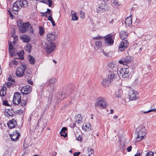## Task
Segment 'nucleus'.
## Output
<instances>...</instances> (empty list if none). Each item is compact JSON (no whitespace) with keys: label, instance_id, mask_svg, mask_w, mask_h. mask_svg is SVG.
Here are the masks:
<instances>
[{"label":"nucleus","instance_id":"f257e3e1","mask_svg":"<svg viewBox=\"0 0 156 156\" xmlns=\"http://www.w3.org/2000/svg\"><path fill=\"white\" fill-rule=\"evenodd\" d=\"M28 5V2L26 0H17L14 3L12 8V12L17 14L19 10L22 7H26Z\"/></svg>","mask_w":156,"mask_h":156},{"label":"nucleus","instance_id":"f03ea898","mask_svg":"<svg viewBox=\"0 0 156 156\" xmlns=\"http://www.w3.org/2000/svg\"><path fill=\"white\" fill-rule=\"evenodd\" d=\"M21 95L20 93L18 92H15L13 98V102L14 104L20 105L23 107L25 106L27 102L30 101V98H28L26 100L23 99L21 100Z\"/></svg>","mask_w":156,"mask_h":156},{"label":"nucleus","instance_id":"7ed1b4c3","mask_svg":"<svg viewBox=\"0 0 156 156\" xmlns=\"http://www.w3.org/2000/svg\"><path fill=\"white\" fill-rule=\"evenodd\" d=\"M119 72L120 75H122L123 78H129L132 76L133 71L131 68H124L121 69Z\"/></svg>","mask_w":156,"mask_h":156},{"label":"nucleus","instance_id":"20e7f679","mask_svg":"<svg viewBox=\"0 0 156 156\" xmlns=\"http://www.w3.org/2000/svg\"><path fill=\"white\" fill-rule=\"evenodd\" d=\"M26 68L27 66L23 64H22L20 66L18 67L16 71V76L19 77L23 76Z\"/></svg>","mask_w":156,"mask_h":156},{"label":"nucleus","instance_id":"39448f33","mask_svg":"<svg viewBox=\"0 0 156 156\" xmlns=\"http://www.w3.org/2000/svg\"><path fill=\"white\" fill-rule=\"evenodd\" d=\"M138 129H139V130H138L137 132V140L138 142L144 138V137L146 133V131L144 127L141 126Z\"/></svg>","mask_w":156,"mask_h":156},{"label":"nucleus","instance_id":"423d86ee","mask_svg":"<svg viewBox=\"0 0 156 156\" xmlns=\"http://www.w3.org/2000/svg\"><path fill=\"white\" fill-rule=\"evenodd\" d=\"M98 6L97 9V12L98 13H101L104 10L107 9L109 6L108 5L106 4L103 3L102 1L100 0L98 1Z\"/></svg>","mask_w":156,"mask_h":156},{"label":"nucleus","instance_id":"0eeeda50","mask_svg":"<svg viewBox=\"0 0 156 156\" xmlns=\"http://www.w3.org/2000/svg\"><path fill=\"white\" fill-rule=\"evenodd\" d=\"M98 102L95 104V106L98 107L101 109H105L107 106V102L103 98L98 99Z\"/></svg>","mask_w":156,"mask_h":156},{"label":"nucleus","instance_id":"6e6552de","mask_svg":"<svg viewBox=\"0 0 156 156\" xmlns=\"http://www.w3.org/2000/svg\"><path fill=\"white\" fill-rule=\"evenodd\" d=\"M45 48V51L48 54H50L54 51L56 48L55 44L52 42L48 43L46 44Z\"/></svg>","mask_w":156,"mask_h":156},{"label":"nucleus","instance_id":"1a4fd4ad","mask_svg":"<svg viewBox=\"0 0 156 156\" xmlns=\"http://www.w3.org/2000/svg\"><path fill=\"white\" fill-rule=\"evenodd\" d=\"M30 27V24L29 22L22 23V25L19 26V30L20 32L25 33L29 30V27Z\"/></svg>","mask_w":156,"mask_h":156},{"label":"nucleus","instance_id":"9d476101","mask_svg":"<svg viewBox=\"0 0 156 156\" xmlns=\"http://www.w3.org/2000/svg\"><path fill=\"white\" fill-rule=\"evenodd\" d=\"M105 43L109 46H111L113 44L114 41L112 38V35L111 34H109L104 37Z\"/></svg>","mask_w":156,"mask_h":156},{"label":"nucleus","instance_id":"9b49d317","mask_svg":"<svg viewBox=\"0 0 156 156\" xmlns=\"http://www.w3.org/2000/svg\"><path fill=\"white\" fill-rule=\"evenodd\" d=\"M129 44L128 41L127 40L122 41L119 45V50L121 51H123Z\"/></svg>","mask_w":156,"mask_h":156},{"label":"nucleus","instance_id":"f8f14e48","mask_svg":"<svg viewBox=\"0 0 156 156\" xmlns=\"http://www.w3.org/2000/svg\"><path fill=\"white\" fill-rule=\"evenodd\" d=\"M57 34L55 32L48 33L47 36V39L48 41H54L57 38Z\"/></svg>","mask_w":156,"mask_h":156},{"label":"nucleus","instance_id":"ddd939ff","mask_svg":"<svg viewBox=\"0 0 156 156\" xmlns=\"http://www.w3.org/2000/svg\"><path fill=\"white\" fill-rule=\"evenodd\" d=\"M32 90V87L29 85H27L23 87L20 91L23 94H29Z\"/></svg>","mask_w":156,"mask_h":156},{"label":"nucleus","instance_id":"4468645a","mask_svg":"<svg viewBox=\"0 0 156 156\" xmlns=\"http://www.w3.org/2000/svg\"><path fill=\"white\" fill-rule=\"evenodd\" d=\"M13 133V134L10 135L11 139L13 141H16L20 136V133L17 130H15Z\"/></svg>","mask_w":156,"mask_h":156},{"label":"nucleus","instance_id":"2eb2a0df","mask_svg":"<svg viewBox=\"0 0 156 156\" xmlns=\"http://www.w3.org/2000/svg\"><path fill=\"white\" fill-rule=\"evenodd\" d=\"M118 76V71L109 72L108 77L112 80H115Z\"/></svg>","mask_w":156,"mask_h":156},{"label":"nucleus","instance_id":"dca6fc26","mask_svg":"<svg viewBox=\"0 0 156 156\" xmlns=\"http://www.w3.org/2000/svg\"><path fill=\"white\" fill-rule=\"evenodd\" d=\"M108 69L109 72L118 71V69L117 66L115 65L113 63L110 62L108 64Z\"/></svg>","mask_w":156,"mask_h":156},{"label":"nucleus","instance_id":"f3484780","mask_svg":"<svg viewBox=\"0 0 156 156\" xmlns=\"http://www.w3.org/2000/svg\"><path fill=\"white\" fill-rule=\"evenodd\" d=\"M133 60V58L132 57L129 56H127L123 58L122 60L120 61L119 62L121 64L126 65V64L130 62Z\"/></svg>","mask_w":156,"mask_h":156},{"label":"nucleus","instance_id":"a211bd4d","mask_svg":"<svg viewBox=\"0 0 156 156\" xmlns=\"http://www.w3.org/2000/svg\"><path fill=\"white\" fill-rule=\"evenodd\" d=\"M129 99L131 100H134L136 99V95L137 92L134 90H130L129 92Z\"/></svg>","mask_w":156,"mask_h":156},{"label":"nucleus","instance_id":"6ab92c4d","mask_svg":"<svg viewBox=\"0 0 156 156\" xmlns=\"http://www.w3.org/2000/svg\"><path fill=\"white\" fill-rule=\"evenodd\" d=\"M9 129H12L14 128L17 123L16 121L14 119H12L9 121V123H7Z\"/></svg>","mask_w":156,"mask_h":156},{"label":"nucleus","instance_id":"aec40b11","mask_svg":"<svg viewBox=\"0 0 156 156\" xmlns=\"http://www.w3.org/2000/svg\"><path fill=\"white\" fill-rule=\"evenodd\" d=\"M121 39L122 41L126 40V39L128 37V33L124 31H122L119 34Z\"/></svg>","mask_w":156,"mask_h":156},{"label":"nucleus","instance_id":"412c9836","mask_svg":"<svg viewBox=\"0 0 156 156\" xmlns=\"http://www.w3.org/2000/svg\"><path fill=\"white\" fill-rule=\"evenodd\" d=\"M111 83V80L108 78L103 79L101 82L103 86L105 87L108 86Z\"/></svg>","mask_w":156,"mask_h":156},{"label":"nucleus","instance_id":"4be33fe9","mask_svg":"<svg viewBox=\"0 0 156 156\" xmlns=\"http://www.w3.org/2000/svg\"><path fill=\"white\" fill-rule=\"evenodd\" d=\"M14 112L12 109H9L6 110L5 112V116L8 117H13L14 115Z\"/></svg>","mask_w":156,"mask_h":156},{"label":"nucleus","instance_id":"5701e85b","mask_svg":"<svg viewBox=\"0 0 156 156\" xmlns=\"http://www.w3.org/2000/svg\"><path fill=\"white\" fill-rule=\"evenodd\" d=\"M82 129L85 131H88L91 129L90 125L89 123H86L83 124L82 126Z\"/></svg>","mask_w":156,"mask_h":156},{"label":"nucleus","instance_id":"b1692460","mask_svg":"<svg viewBox=\"0 0 156 156\" xmlns=\"http://www.w3.org/2000/svg\"><path fill=\"white\" fill-rule=\"evenodd\" d=\"M26 72L24 74V77L26 78H29L31 77V69L29 68H26Z\"/></svg>","mask_w":156,"mask_h":156},{"label":"nucleus","instance_id":"393cba45","mask_svg":"<svg viewBox=\"0 0 156 156\" xmlns=\"http://www.w3.org/2000/svg\"><path fill=\"white\" fill-rule=\"evenodd\" d=\"M20 38L23 40V41L25 42H28L31 39L30 37L29 36L25 34H23L21 36Z\"/></svg>","mask_w":156,"mask_h":156},{"label":"nucleus","instance_id":"a878e982","mask_svg":"<svg viewBox=\"0 0 156 156\" xmlns=\"http://www.w3.org/2000/svg\"><path fill=\"white\" fill-rule=\"evenodd\" d=\"M125 23L126 26H129L132 24V18L130 16L127 17L125 20Z\"/></svg>","mask_w":156,"mask_h":156},{"label":"nucleus","instance_id":"bb28decb","mask_svg":"<svg viewBox=\"0 0 156 156\" xmlns=\"http://www.w3.org/2000/svg\"><path fill=\"white\" fill-rule=\"evenodd\" d=\"M67 130V128L66 127H63L62 128L60 132L61 136H62L64 138L66 137L67 136V133H66L65 131Z\"/></svg>","mask_w":156,"mask_h":156},{"label":"nucleus","instance_id":"cd10ccee","mask_svg":"<svg viewBox=\"0 0 156 156\" xmlns=\"http://www.w3.org/2000/svg\"><path fill=\"white\" fill-rule=\"evenodd\" d=\"M95 46L96 48H97V49L98 50L100 49V48H101V47L102 44V43L101 41L97 40L95 42Z\"/></svg>","mask_w":156,"mask_h":156},{"label":"nucleus","instance_id":"c85d7f7f","mask_svg":"<svg viewBox=\"0 0 156 156\" xmlns=\"http://www.w3.org/2000/svg\"><path fill=\"white\" fill-rule=\"evenodd\" d=\"M6 87L5 86H3L0 90V96L2 97L4 96L6 94Z\"/></svg>","mask_w":156,"mask_h":156},{"label":"nucleus","instance_id":"c756f323","mask_svg":"<svg viewBox=\"0 0 156 156\" xmlns=\"http://www.w3.org/2000/svg\"><path fill=\"white\" fill-rule=\"evenodd\" d=\"M24 51H21L20 52H18L17 53V55L18 57V58L20 60H23L24 59Z\"/></svg>","mask_w":156,"mask_h":156},{"label":"nucleus","instance_id":"7c9ffc66","mask_svg":"<svg viewBox=\"0 0 156 156\" xmlns=\"http://www.w3.org/2000/svg\"><path fill=\"white\" fill-rule=\"evenodd\" d=\"M71 15L72 16V20H77L78 19V17L77 16L75 12L74 11H71Z\"/></svg>","mask_w":156,"mask_h":156},{"label":"nucleus","instance_id":"2f4dec72","mask_svg":"<svg viewBox=\"0 0 156 156\" xmlns=\"http://www.w3.org/2000/svg\"><path fill=\"white\" fill-rule=\"evenodd\" d=\"M32 49V46L31 45L29 44H27L26 46L24 47V49L25 51H26L27 52L30 53L31 50Z\"/></svg>","mask_w":156,"mask_h":156},{"label":"nucleus","instance_id":"473e14b6","mask_svg":"<svg viewBox=\"0 0 156 156\" xmlns=\"http://www.w3.org/2000/svg\"><path fill=\"white\" fill-rule=\"evenodd\" d=\"M28 58L29 62L31 64L33 65L35 64V60L33 56L29 55Z\"/></svg>","mask_w":156,"mask_h":156},{"label":"nucleus","instance_id":"72a5a7b5","mask_svg":"<svg viewBox=\"0 0 156 156\" xmlns=\"http://www.w3.org/2000/svg\"><path fill=\"white\" fill-rule=\"evenodd\" d=\"M112 3L114 5L117 6H119L121 5L120 2L117 0H112Z\"/></svg>","mask_w":156,"mask_h":156},{"label":"nucleus","instance_id":"f704fd0d","mask_svg":"<svg viewBox=\"0 0 156 156\" xmlns=\"http://www.w3.org/2000/svg\"><path fill=\"white\" fill-rule=\"evenodd\" d=\"M98 52L100 53H102L105 56H108L109 55L108 52H105L103 49L101 48H100V49L98 50Z\"/></svg>","mask_w":156,"mask_h":156},{"label":"nucleus","instance_id":"c9c22d12","mask_svg":"<svg viewBox=\"0 0 156 156\" xmlns=\"http://www.w3.org/2000/svg\"><path fill=\"white\" fill-rule=\"evenodd\" d=\"M122 94V91L121 90H118L115 94V96L117 98L121 97Z\"/></svg>","mask_w":156,"mask_h":156},{"label":"nucleus","instance_id":"e433bc0d","mask_svg":"<svg viewBox=\"0 0 156 156\" xmlns=\"http://www.w3.org/2000/svg\"><path fill=\"white\" fill-rule=\"evenodd\" d=\"M57 81V79L55 78H53L49 80L50 84H54Z\"/></svg>","mask_w":156,"mask_h":156},{"label":"nucleus","instance_id":"4c0bfd02","mask_svg":"<svg viewBox=\"0 0 156 156\" xmlns=\"http://www.w3.org/2000/svg\"><path fill=\"white\" fill-rule=\"evenodd\" d=\"M52 14L50 15V16L48 17V19L51 22L52 24V25L53 26H56V24L55 23L54 20H53V19L52 17Z\"/></svg>","mask_w":156,"mask_h":156},{"label":"nucleus","instance_id":"58836bf2","mask_svg":"<svg viewBox=\"0 0 156 156\" xmlns=\"http://www.w3.org/2000/svg\"><path fill=\"white\" fill-rule=\"evenodd\" d=\"M39 33L40 35L41 36L44 32V30L43 28L41 26H39Z\"/></svg>","mask_w":156,"mask_h":156},{"label":"nucleus","instance_id":"ea45409f","mask_svg":"<svg viewBox=\"0 0 156 156\" xmlns=\"http://www.w3.org/2000/svg\"><path fill=\"white\" fill-rule=\"evenodd\" d=\"M87 151L89 153V154H88V156H90V154H93L94 153V150L92 149L90 147H88V148L87 149Z\"/></svg>","mask_w":156,"mask_h":156},{"label":"nucleus","instance_id":"a19ab883","mask_svg":"<svg viewBox=\"0 0 156 156\" xmlns=\"http://www.w3.org/2000/svg\"><path fill=\"white\" fill-rule=\"evenodd\" d=\"M60 95L61 96L59 98L61 99H65L67 97V95H66V94L64 92H62Z\"/></svg>","mask_w":156,"mask_h":156},{"label":"nucleus","instance_id":"79ce46f5","mask_svg":"<svg viewBox=\"0 0 156 156\" xmlns=\"http://www.w3.org/2000/svg\"><path fill=\"white\" fill-rule=\"evenodd\" d=\"M104 37L99 35H98L97 36L93 37V39L94 40H100L104 39Z\"/></svg>","mask_w":156,"mask_h":156},{"label":"nucleus","instance_id":"37998d69","mask_svg":"<svg viewBox=\"0 0 156 156\" xmlns=\"http://www.w3.org/2000/svg\"><path fill=\"white\" fill-rule=\"evenodd\" d=\"M82 119L76 118V122L78 124H81L82 123Z\"/></svg>","mask_w":156,"mask_h":156},{"label":"nucleus","instance_id":"c03bdc74","mask_svg":"<svg viewBox=\"0 0 156 156\" xmlns=\"http://www.w3.org/2000/svg\"><path fill=\"white\" fill-rule=\"evenodd\" d=\"M18 60H19L18 59H17V60L14 59L11 62V63L12 64H13L14 65H17L18 64Z\"/></svg>","mask_w":156,"mask_h":156},{"label":"nucleus","instance_id":"a18cd8bd","mask_svg":"<svg viewBox=\"0 0 156 156\" xmlns=\"http://www.w3.org/2000/svg\"><path fill=\"white\" fill-rule=\"evenodd\" d=\"M154 153L151 151H149L147 153L146 156H154Z\"/></svg>","mask_w":156,"mask_h":156},{"label":"nucleus","instance_id":"49530a36","mask_svg":"<svg viewBox=\"0 0 156 156\" xmlns=\"http://www.w3.org/2000/svg\"><path fill=\"white\" fill-rule=\"evenodd\" d=\"M153 111H156V109L155 108H154V109H153L149 110L147 111L144 112L143 113L144 114H146V113H148L149 112H151Z\"/></svg>","mask_w":156,"mask_h":156},{"label":"nucleus","instance_id":"de8ad7c7","mask_svg":"<svg viewBox=\"0 0 156 156\" xmlns=\"http://www.w3.org/2000/svg\"><path fill=\"white\" fill-rule=\"evenodd\" d=\"M8 14L9 15V16L12 18H13V15L11 13V11L9 10H8Z\"/></svg>","mask_w":156,"mask_h":156},{"label":"nucleus","instance_id":"09e8293b","mask_svg":"<svg viewBox=\"0 0 156 156\" xmlns=\"http://www.w3.org/2000/svg\"><path fill=\"white\" fill-rule=\"evenodd\" d=\"M30 30L29 32L30 33H31L32 34H33L34 33V30L33 28L30 25V27H29V30Z\"/></svg>","mask_w":156,"mask_h":156},{"label":"nucleus","instance_id":"8fccbe9b","mask_svg":"<svg viewBox=\"0 0 156 156\" xmlns=\"http://www.w3.org/2000/svg\"><path fill=\"white\" fill-rule=\"evenodd\" d=\"M48 5L49 7H51L52 4V2L51 0H48Z\"/></svg>","mask_w":156,"mask_h":156},{"label":"nucleus","instance_id":"3c124183","mask_svg":"<svg viewBox=\"0 0 156 156\" xmlns=\"http://www.w3.org/2000/svg\"><path fill=\"white\" fill-rule=\"evenodd\" d=\"M3 104L5 106H9L7 101H4L3 102Z\"/></svg>","mask_w":156,"mask_h":156},{"label":"nucleus","instance_id":"603ef678","mask_svg":"<svg viewBox=\"0 0 156 156\" xmlns=\"http://www.w3.org/2000/svg\"><path fill=\"white\" fill-rule=\"evenodd\" d=\"M76 139L79 141H81L82 140V138L81 136L79 135L76 138Z\"/></svg>","mask_w":156,"mask_h":156},{"label":"nucleus","instance_id":"864d4df0","mask_svg":"<svg viewBox=\"0 0 156 156\" xmlns=\"http://www.w3.org/2000/svg\"><path fill=\"white\" fill-rule=\"evenodd\" d=\"M134 83L136 84H139L140 83V81L138 79H136L134 81Z\"/></svg>","mask_w":156,"mask_h":156},{"label":"nucleus","instance_id":"5fc2aeb1","mask_svg":"<svg viewBox=\"0 0 156 156\" xmlns=\"http://www.w3.org/2000/svg\"><path fill=\"white\" fill-rule=\"evenodd\" d=\"M12 84V83L11 82H8L6 83V85L8 87H9Z\"/></svg>","mask_w":156,"mask_h":156},{"label":"nucleus","instance_id":"6e6d98bb","mask_svg":"<svg viewBox=\"0 0 156 156\" xmlns=\"http://www.w3.org/2000/svg\"><path fill=\"white\" fill-rule=\"evenodd\" d=\"M80 154V152H75L73 154V155H74V156H78Z\"/></svg>","mask_w":156,"mask_h":156},{"label":"nucleus","instance_id":"4d7b16f0","mask_svg":"<svg viewBox=\"0 0 156 156\" xmlns=\"http://www.w3.org/2000/svg\"><path fill=\"white\" fill-rule=\"evenodd\" d=\"M132 148V147L131 146H130L128 147L127 148V150L128 152H130L131 151Z\"/></svg>","mask_w":156,"mask_h":156},{"label":"nucleus","instance_id":"13d9d810","mask_svg":"<svg viewBox=\"0 0 156 156\" xmlns=\"http://www.w3.org/2000/svg\"><path fill=\"white\" fill-rule=\"evenodd\" d=\"M8 80L9 81H10L11 82H14V80L12 78L11 76H9V77L8 78Z\"/></svg>","mask_w":156,"mask_h":156},{"label":"nucleus","instance_id":"bf43d9fd","mask_svg":"<svg viewBox=\"0 0 156 156\" xmlns=\"http://www.w3.org/2000/svg\"><path fill=\"white\" fill-rule=\"evenodd\" d=\"M41 13L42 14H43V15H42V16L47 17V12H41Z\"/></svg>","mask_w":156,"mask_h":156},{"label":"nucleus","instance_id":"052dcab7","mask_svg":"<svg viewBox=\"0 0 156 156\" xmlns=\"http://www.w3.org/2000/svg\"><path fill=\"white\" fill-rule=\"evenodd\" d=\"M27 81L29 84H31V85H33V82L32 81H31L30 80H27Z\"/></svg>","mask_w":156,"mask_h":156},{"label":"nucleus","instance_id":"680f3d73","mask_svg":"<svg viewBox=\"0 0 156 156\" xmlns=\"http://www.w3.org/2000/svg\"><path fill=\"white\" fill-rule=\"evenodd\" d=\"M22 25V22L20 21L17 23V26L19 27V26Z\"/></svg>","mask_w":156,"mask_h":156},{"label":"nucleus","instance_id":"e2e57ef3","mask_svg":"<svg viewBox=\"0 0 156 156\" xmlns=\"http://www.w3.org/2000/svg\"><path fill=\"white\" fill-rule=\"evenodd\" d=\"M13 48V46L12 44L10 43L9 44V49L12 50V48Z\"/></svg>","mask_w":156,"mask_h":156},{"label":"nucleus","instance_id":"0e129e2a","mask_svg":"<svg viewBox=\"0 0 156 156\" xmlns=\"http://www.w3.org/2000/svg\"><path fill=\"white\" fill-rule=\"evenodd\" d=\"M51 10L49 9H47V10L46 12H47L50 14V15H51Z\"/></svg>","mask_w":156,"mask_h":156},{"label":"nucleus","instance_id":"69168bd1","mask_svg":"<svg viewBox=\"0 0 156 156\" xmlns=\"http://www.w3.org/2000/svg\"><path fill=\"white\" fill-rule=\"evenodd\" d=\"M76 118L82 119V117L81 116V115L80 114H79L77 115V118Z\"/></svg>","mask_w":156,"mask_h":156},{"label":"nucleus","instance_id":"338daca9","mask_svg":"<svg viewBox=\"0 0 156 156\" xmlns=\"http://www.w3.org/2000/svg\"><path fill=\"white\" fill-rule=\"evenodd\" d=\"M41 2L45 4H48L47 1L46 0H42L41 1Z\"/></svg>","mask_w":156,"mask_h":156},{"label":"nucleus","instance_id":"774afa93","mask_svg":"<svg viewBox=\"0 0 156 156\" xmlns=\"http://www.w3.org/2000/svg\"><path fill=\"white\" fill-rule=\"evenodd\" d=\"M85 16H84V14H81V16H80V18H82V19H83L84 18Z\"/></svg>","mask_w":156,"mask_h":156}]
</instances>
